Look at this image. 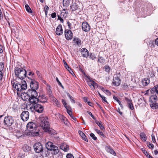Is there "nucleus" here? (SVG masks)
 I'll use <instances>...</instances> for the list:
<instances>
[{
  "mask_svg": "<svg viewBox=\"0 0 158 158\" xmlns=\"http://www.w3.org/2000/svg\"><path fill=\"white\" fill-rule=\"evenodd\" d=\"M142 151L145 154V155L146 156H148V155L149 154L144 149L142 148L141 149Z\"/></svg>",
  "mask_w": 158,
  "mask_h": 158,
  "instance_id": "obj_54",
  "label": "nucleus"
},
{
  "mask_svg": "<svg viewBox=\"0 0 158 158\" xmlns=\"http://www.w3.org/2000/svg\"><path fill=\"white\" fill-rule=\"evenodd\" d=\"M105 93L108 95H111V93L109 90H106Z\"/></svg>",
  "mask_w": 158,
  "mask_h": 158,
  "instance_id": "obj_60",
  "label": "nucleus"
},
{
  "mask_svg": "<svg viewBox=\"0 0 158 158\" xmlns=\"http://www.w3.org/2000/svg\"><path fill=\"white\" fill-rule=\"evenodd\" d=\"M151 47H154L155 45H156V44H155V41L154 40H152L151 41Z\"/></svg>",
  "mask_w": 158,
  "mask_h": 158,
  "instance_id": "obj_50",
  "label": "nucleus"
},
{
  "mask_svg": "<svg viewBox=\"0 0 158 158\" xmlns=\"http://www.w3.org/2000/svg\"><path fill=\"white\" fill-rule=\"evenodd\" d=\"M58 115L60 119L62 120L65 124H67V122L66 118L60 114H58Z\"/></svg>",
  "mask_w": 158,
  "mask_h": 158,
  "instance_id": "obj_29",
  "label": "nucleus"
},
{
  "mask_svg": "<svg viewBox=\"0 0 158 158\" xmlns=\"http://www.w3.org/2000/svg\"><path fill=\"white\" fill-rule=\"evenodd\" d=\"M48 150H43V151H44V152L42 151V152H41L43 154L44 153V154H45L46 156H47V154L48 153Z\"/></svg>",
  "mask_w": 158,
  "mask_h": 158,
  "instance_id": "obj_55",
  "label": "nucleus"
},
{
  "mask_svg": "<svg viewBox=\"0 0 158 158\" xmlns=\"http://www.w3.org/2000/svg\"><path fill=\"white\" fill-rule=\"evenodd\" d=\"M51 17L52 18H55L56 17V13L54 12L52 13L51 15Z\"/></svg>",
  "mask_w": 158,
  "mask_h": 158,
  "instance_id": "obj_56",
  "label": "nucleus"
},
{
  "mask_svg": "<svg viewBox=\"0 0 158 158\" xmlns=\"http://www.w3.org/2000/svg\"><path fill=\"white\" fill-rule=\"evenodd\" d=\"M58 19L61 22L63 23L64 22V20L61 17H60L59 15H58Z\"/></svg>",
  "mask_w": 158,
  "mask_h": 158,
  "instance_id": "obj_58",
  "label": "nucleus"
},
{
  "mask_svg": "<svg viewBox=\"0 0 158 158\" xmlns=\"http://www.w3.org/2000/svg\"><path fill=\"white\" fill-rule=\"evenodd\" d=\"M143 84L144 86H146L147 85L150 83V80L148 79H144L143 81Z\"/></svg>",
  "mask_w": 158,
  "mask_h": 158,
  "instance_id": "obj_35",
  "label": "nucleus"
},
{
  "mask_svg": "<svg viewBox=\"0 0 158 158\" xmlns=\"http://www.w3.org/2000/svg\"><path fill=\"white\" fill-rule=\"evenodd\" d=\"M47 93L49 95V97H50L53 96L51 91V88L50 86L47 84Z\"/></svg>",
  "mask_w": 158,
  "mask_h": 158,
  "instance_id": "obj_27",
  "label": "nucleus"
},
{
  "mask_svg": "<svg viewBox=\"0 0 158 158\" xmlns=\"http://www.w3.org/2000/svg\"><path fill=\"white\" fill-rule=\"evenodd\" d=\"M71 0H63V6L65 7H67L70 3Z\"/></svg>",
  "mask_w": 158,
  "mask_h": 158,
  "instance_id": "obj_30",
  "label": "nucleus"
},
{
  "mask_svg": "<svg viewBox=\"0 0 158 158\" xmlns=\"http://www.w3.org/2000/svg\"><path fill=\"white\" fill-rule=\"evenodd\" d=\"M120 74L118 73L114 75L113 84L116 86H119L121 83V80L120 79Z\"/></svg>",
  "mask_w": 158,
  "mask_h": 158,
  "instance_id": "obj_8",
  "label": "nucleus"
},
{
  "mask_svg": "<svg viewBox=\"0 0 158 158\" xmlns=\"http://www.w3.org/2000/svg\"><path fill=\"white\" fill-rule=\"evenodd\" d=\"M73 43L78 46H80L81 45V41L79 38L77 37L76 36H74L73 38Z\"/></svg>",
  "mask_w": 158,
  "mask_h": 158,
  "instance_id": "obj_19",
  "label": "nucleus"
},
{
  "mask_svg": "<svg viewBox=\"0 0 158 158\" xmlns=\"http://www.w3.org/2000/svg\"><path fill=\"white\" fill-rule=\"evenodd\" d=\"M56 80L57 82V83H58V85L60 86L61 87H62L63 88H64V87L62 85L61 83V82L60 81H59L58 77H56Z\"/></svg>",
  "mask_w": 158,
  "mask_h": 158,
  "instance_id": "obj_46",
  "label": "nucleus"
},
{
  "mask_svg": "<svg viewBox=\"0 0 158 158\" xmlns=\"http://www.w3.org/2000/svg\"><path fill=\"white\" fill-rule=\"evenodd\" d=\"M70 7L73 9V10H75L78 8L79 6L77 3H74L70 6Z\"/></svg>",
  "mask_w": 158,
  "mask_h": 158,
  "instance_id": "obj_32",
  "label": "nucleus"
},
{
  "mask_svg": "<svg viewBox=\"0 0 158 158\" xmlns=\"http://www.w3.org/2000/svg\"><path fill=\"white\" fill-rule=\"evenodd\" d=\"M107 151L110 152L112 154H113L114 156H115L116 155V153L112 149L109 147H107L106 149Z\"/></svg>",
  "mask_w": 158,
  "mask_h": 158,
  "instance_id": "obj_34",
  "label": "nucleus"
},
{
  "mask_svg": "<svg viewBox=\"0 0 158 158\" xmlns=\"http://www.w3.org/2000/svg\"><path fill=\"white\" fill-rule=\"evenodd\" d=\"M37 96H34L30 97V104H34L36 103L39 102V99L37 98Z\"/></svg>",
  "mask_w": 158,
  "mask_h": 158,
  "instance_id": "obj_20",
  "label": "nucleus"
},
{
  "mask_svg": "<svg viewBox=\"0 0 158 158\" xmlns=\"http://www.w3.org/2000/svg\"><path fill=\"white\" fill-rule=\"evenodd\" d=\"M113 98L118 103L119 105L122 108H123V106L122 104L121 103L120 101L116 97L114 96H113Z\"/></svg>",
  "mask_w": 158,
  "mask_h": 158,
  "instance_id": "obj_38",
  "label": "nucleus"
},
{
  "mask_svg": "<svg viewBox=\"0 0 158 158\" xmlns=\"http://www.w3.org/2000/svg\"><path fill=\"white\" fill-rule=\"evenodd\" d=\"M15 135L18 139L24 136L23 133L19 131H16L15 133Z\"/></svg>",
  "mask_w": 158,
  "mask_h": 158,
  "instance_id": "obj_28",
  "label": "nucleus"
},
{
  "mask_svg": "<svg viewBox=\"0 0 158 158\" xmlns=\"http://www.w3.org/2000/svg\"><path fill=\"white\" fill-rule=\"evenodd\" d=\"M80 51L81 55L83 57L87 58L89 56V52L86 48H82L81 50Z\"/></svg>",
  "mask_w": 158,
  "mask_h": 158,
  "instance_id": "obj_16",
  "label": "nucleus"
},
{
  "mask_svg": "<svg viewBox=\"0 0 158 158\" xmlns=\"http://www.w3.org/2000/svg\"><path fill=\"white\" fill-rule=\"evenodd\" d=\"M3 77L2 72V71H0V81L1 80Z\"/></svg>",
  "mask_w": 158,
  "mask_h": 158,
  "instance_id": "obj_61",
  "label": "nucleus"
},
{
  "mask_svg": "<svg viewBox=\"0 0 158 158\" xmlns=\"http://www.w3.org/2000/svg\"><path fill=\"white\" fill-rule=\"evenodd\" d=\"M95 123L102 130H104L105 129L104 127L103 126L102 122H99L97 120L95 121Z\"/></svg>",
  "mask_w": 158,
  "mask_h": 158,
  "instance_id": "obj_33",
  "label": "nucleus"
},
{
  "mask_svg": "<svg viewBox=\"0 0 158 158\" xmlns=\"http://www.w3.org/2000/svg\"><path fill=\"white\" fill-rule=\"evenodd\" d=\"M89 58L93 60L96 58V57L94 54L92 53H90Z\"/></svg>",
  "mask_w": 158,
  "mask_h": 158,
  "instance_id": "obj_43",
  "label": "nucleus"
},
{
  "mask_svg": "<svg viewBox=\"0 0 158 158\" xmlns=\"http://www.w3.org/2000/svg\"><path fill=\"white\" fill-rule=\"evenodd\" d=\"M31 149V148L29 146L27 145H26L25 146L24 150L26 151V152H28L30 151Z\"/></svg>",
  "mask_w": 158,
  "mask_h": 158,
  "instance_id": "obj_42",
  "label": "nucleus"
},
{
  "mask_svg": "<svg viewBox=\"0 0 158 158\" xmlns=\"http://www.w3.org/2000/svg\"><path fill=\"white\" fill-rule=\"evenodd\" d=\"M45 147L48 150L52 151L54 154H56L59 152V149L58 147L54 145V144L51 142H48L45 144Z\"/></svg>",
  "mask_w": 158,
  "mask_h": 158,
  "instance_id": "obj_6",
  "label": "nucleus"
},
{
  "mask_svg": "<svg viewBox=\"0 0 158 158\" xmlns=\"http://www.w3.org/2000/svg\"><path fill=\"white\" fill-rule=\"evenodd\" d=\"M147 145V146L149 148H152V149L154 147V146L150 142L148 143Z\"/></svg>",
  "mask_w": 158,
  "mask_h": 158,
  "instance_id": "obj_44",
  "label": "nucleus"
},
{
  "mask_svg": "<svg viewBox=\"0 0 158 158\" xmlns=\"http://www.w3.org/2000/svg\"><path fill=\"white\" fill-rule=\"evenodd\" d=\"M62 102L63 104L64 105V107L66 108V109L67 110L68 109L67 107V106H66L67 103H66V102L65 101V100L62 99Z\"/></svg>",
  "mask_w": 158,
  "mask_h": 158,
  "instance_id": "obj_47",
  "label": "nucleus"
},
{
  "mask_svg": "<svg viewBox=\"0 0 158 158\" xmlns=\"http://www.w3.org/2000/svg\"><path fill=\"white\" fill-rule=\"evenodd\" d=\"M64 35L66 39L68 40H71L73 37V33L70 29H66L64 31Z\"/></svg>",
  "mask_w": 158,
  "mask_h": 158,
  "instance_id": "obj_10",
  "label": "nucleus"
},
{
  "mask_svg": "<svg viewBox=\"0 0 158 158\" xmlns=\"http://www.w3.org/2000/svg\"><path fill=\"white\" fill-rule=\"evenodd\" d=\"M15 73L16 77L22 80L26 77L27 72L22 67H15Z\"/></svg>",
  "mask_w": 158,
  "mask_h": 158,
  "instance_id": "obj_3",
  "label": "nucleus"
},
{
  "mask_svg": "<svg viewBox=\"0 0 158 158\" xmlns=\"http://www.w3.org/2000/svg\"><path fill=\"white\" fill-rule=\"evenodd\" d=\"M14 123V120L11 116H7L5 118L3 123L6 127L11 126Z\"/></svg>",
  "mask_w": 158,
  "mask_h": 158,
  "instance_id": "obj_7",
  "label": "nucleus"
},
{
  "mask_svg": "<svg viewBox=\"0 0 158 158\" xmlns=\"http://www.w3.org/2000/svg\"><path fill=\"white\" fill-rule=\"evenodd\" d=\"M63 33V31L62 29V25H59L57 27L56 31V34L58 35H62Z\"/></svg>",
  "mask_w": 158,
  "mask_h": 158,
  "instance_id": "obj_17",
  "label": "nucleus"
},
{
  "mask_svg": "<svg viewBox=\"0 0 158 158\" xmlns=\"http://www.w3.org/2000/svg\"><path fill=\"white\" fill-rule=\"evenodd\" d=\"M67 69L69 71L70 73L73 75V72L70 67L68 68V69Z\"/></svg>",
  "mask_w": 158,
  "mask_h": 158,
  "instance_id": "obj_57",
  "label": "nucleus"
},
{
  "mask_svg": "<svg viewBox=\"0 0 158 158\" xmlns=\"http://www.w3.org/2000/svg\"><path fill=\"white\" fill-rule=\"evenodd\" d=\"M25 7L26 10L27 11L28 13H31L32 12V10L31 9V8L29 7V6L27 5L26 4L25 6Z\"/></svg>",
  "mask_w": 158,
  "mask_h": 158,
  "instance_id": "obj_37",
  "label": "nucleus"
},
{
  "mask_svg": "<svg viewBox=\"0 0 158 158\" xmlns=\"http://www.w3.org/2000/svg\"><path fill=\"white\" fill-rule=\"evenodd\" d=\"M150 106L152 107H155L156 109H158V103L152 104L150 105Z\"/></svg>",
  "mask_w": 158,
  "mask_h": 158,
  "instance_id": "obj_41",
  "label": "nucleus"
},
{
  "mask_svg": "<svg viewBox=\"0 0 158 158\" xmlns=\"http://www.w3.org/2000/svg\"><path fill=\"white\" fill-rule=\"evenodd\" d=\"M49 7L46 5L44 7V10L45 11L46 16L47 15L48 13V11L49 10Z\"/></svg>",
  "mask_w": 158,
  "mask_h": 158,
  "instance_id": "obj_40",
  "label": "nucleus"
},
{
  "mask_svg": "<svg viewBox=\"0 0 158 158\" xmlns=\"http://www.w3.org/2000/svg\"><path fill=\"white\" fill-rule=\"evenodd\" d=\"M27 133L28 135L34 136L39 135V130L37 129L35 123L33 122H29L27 125Z\"/></svg>",
  "mask_w": 158,
  "mask_h": 158,
  "instance_id": "obj_1",
  "label": "nucleus"
},
{
  "mask_svg": "<svg viewBox=\"0 0 158 158\" xmlns=\"http://www.w3.org/2000/svg\"><path fill=\"white\" fill-rule=\"evenodd\" d=\"M26 108L27 110H30L32 112L35 110L39 113H42L44 110L43 106L38 103L34 104H27Z\"/></svg>",
  "mask_w": 158,
  "mask_h": 158,
  "instance_id": "obj_4",
  "label": "nucleus"
},
{
  "mask_svg": "<svg viewBox=\"0 0 158 158\" xmlns=\"http://www.w3.org/2000/svg\"><path fill=\"white\" fill-rule=\"evenodd\" d=\"M4 65L3 63H0V71H2L3 70Z\"/></svg>",
  "mask_w": 158,
  "mask_h": 158,
  "instance_id": "obj_51",
  "label": "nucleus"
},
{
  "mask_svg": "<svg viewBox=\"0 0 158 158\" xmlns=\"http://www.w3.org/2000/svg\"><path fill=\"white\" fill-rule=\"evenodd\" d=\"M67 24H68V26L69 27V28L70 29V30L71 29V23H70L69 22H68Z\"/></svg>",
  "mask_w": 158,
  "mask_h": 158,
  "instance_id": "obj_59",
  "label": "nucleus"
},
{
  "mask_svg": "<svg viewBox=\"0 0 158 158\" xmlns=\"http://www.w3.org/2000/svg\"><path fill=\"white\" fill-rule=\"evenodd\" d=\"M90 135L94 140H96L97 139V137L95 136L94 135L93 133H92L90 134Z\"/></svg>",
  "mask_w": 158,
  "mask_h": 158,
  "instance_id": "obj_45",
  "label": "nucleus"
},
{
  "mask_svg": "<svg viewBox=\"0 0 158 158\" xmlns=\"http://www.w3.org/2000/svg\"><path fill=\"white\" fill-rule=\"evenodd\" d=\"M2 48V46L0 44V53H2L3 52V50Z\"/></svg>",
  "mask_w": 158,
  "mask_h": 158,
  "instance_id": "obj_62",
  "label": "nucleus"
},
{
  "mask_svg": "<svg viewBox=\"0 0 158 158\" xmlns=\"http://www.w3.org/2000/svg\"><path fill=\"white\" fill-rule=\"evenodd\" d=\"M87 113L90 115L91 116V117H92V118L94 120H95L96 119V118H95V117L92 114V113L89 111H87Z\"/></svg>",
  "mask_w": 158,
  "mask_h": 158,
  "instance_id": "obj_53",
  "label": "nucleus"
},
{
  "mask_svg": "<svg viewBox=\"0 0 158 158\" xmlns=\"http://www.w3.org/2000/svg\"><path fill=\"white\" fill-rule=\"evenodd\" d=\"M22 119L24 121H26L29 118V113L27 111H23L20 115Z\"/></svg>",
  "mask_w": 158,
  "mask_h": 158,
  "instance_id": "obj_12",
  "label": "nucleus"
},
{
  "mask_svg": "<svg viewBox=\"0 0 158 158\" xmlns=\"http://www.w3.org/2000/svg\"><path fill=\"white\" fill-rule=\"evenodd\" d=\"M95 130L98 134L99 135H102L103 137L104 136V134L102 133V131H101L99 130L96 129H95Z\"/></svg>",
  "mask_w": 158,
  "mask_h": 158,
  "instance_id": "obj_39",
  "label": "nucleus"
},
{
  "mask_svg": "<svg viewBox=\"0 0 158 158\" xmlns=\"http://www.w3.org/2000/svg\"><path fill=\"white\" fill-rule=\"evenodd\" d=\"M125 100L127 102L128 107L131 110H133L134 108L131 100L127 98H125Z\"/></svg>",
  "mask_w": 158,
  "mask_h": 158,
  "instance_id": "obj_21",
  "label": "nucleus"
},
{
  "mask_svg": "<svg viewBox=\"0 0 158 158\" xmlns=\"http://www.w3.org/2000/svg\"><path fill=\"white\" fill-rule=\"evenodd\" d=\"M78 133L84 140L87 142L88 141L86 136L82 131L80 130L79 131Z\"/></svg>",
  "mask_w": 158,
  "mask_h": 158,
  "instance_id": "obj_26",
  "label": "nucleus"
},
{
  "mask_svg": "<svg viewBox=\"0 0 158 158\" xmlns=\"http://www.w3.org/2000/svg\"><path fill=\"white\" fill-rule=\"evenodd\" d=\"M27 94L30 97L38 96V94L36 90L32 89H29L27 91Z\"/></svg>",
  "mask_w": 158,
  "mask_h": 158,
  "instance_id": "obj_14",
  "label": "nucleus"
},
{
  "mask_svg": "<svg viewBox=\"0 0 158 158\" xmlns=\"http://www.w3.org/2000/svg\"><path fill=\"white\" fill-rule=\"evenodd\" d=\"M156 89L155 86L153 88L151 89L147 90L146 91V94L149 95L151 94H154L156 93Z\"/></svg>",
  "mask_w": 158,
  "mask_h": 158,
  "instance_id": "obj_22",
  "label": "nucleus"
},
{
  "mask_svg": "<svg viewBox=\"0 0 158 158\" xmlns=\"http://www.w3.org/2000/svg\"><path fill=\"white\" fill-rule=\"evenodd\" d=\"M40 121V126L45 131L51 134L54 133V130L50 129L48 120L46 117H41Z\"/></svg>",
  "mask_w": 158,
  "mask_h": 158,
  "instance_id": "obj_2",
  "label": "nucleus"
},
{
  "mask_svg": "<svg viewBox=\"0 0 158 158\" xmlns=\"http://www.w3.org/2000/svg\"><path fill=\"white\" fill-rule=\"evenodd\" d=\"M82 28L83 30L85 32L88 31L90 28L89 25L86 22L83 23L82 24Z\"/></svg>",
  "mask_w": 158,
  "mask_h": 158,
  "instance_id": "obj_13",
  "label": "nucleus"
},
{
  "mask_svg": "<svg viewBox=\"0 0 158 158\" xmlns=\"http://www.w3.org/2000/svg\"><path fill=\"white\" fill-rule=\"evenodd\" d=\"M12 84L13 85L14 87L16 89L18 92H21L23 90H25L27 88V85L25 81H22L20 83H13L12 82Z\"/></svg>",
  "mask_w": 158,
  "mask_h": 158,
  "instance_id": "obj_5",
  "label": "nucleus"
},
{
  "mask_svg": "<svg viewBox=\"0 0 158 158\" xmlns=\"http://www.w3.org/2000/svg\"><path fill=\"white\" fill-rule=\"evenodd\" d=\"M88 84L93 90H94L96 87H98L97 84L93 81L90 80L88 82Z\"/></svg>",
  "mask_w": 158,
  "mask_h": 158,
  "instance_id": "obj_18",
  "label": "nucleus"
},
{
  "mask_svg": "<svg viewBox=\"0 0 158 158\" xmlns=\"http://www.w3.org/2000/svg\"><path fill=\"white\" fill-rule=\"evenodd\" d=\"M60 148L65 152H67L69 150V146L65 143H62L60 146Z\"/></svg>",
  "mask_w": 158,
  "mask_h": 158,
  "instance_id": "obj_23",
  "label": "nucleus"
},
{
  "mask_svg": "<svg viewBox=\"0 0 158 158\" xmlns=\"http://www.w3.org/2000/svg\"><path fill=\"white\" fill-rule=\"evenodd\" d=\"M66 156L67 158H74L73 155L70 153L68 154Z\"/></svg>",
  "mask_w": 158,
  "mask_h": 158,
  "instance_id": "obj_49",
  "label": "nucleus"
},
{
  "mask_svg": "<svg viewBox=\"0 0 158 158\" xmlns=\"http://www.w3.org/2000/svg\"><path fill=\"white\" fill-rule=\"evenodd\" d=\"M123 88L125 89H127L128 88V86L127 83H124L123 85Z\"/></svg>",
  "mask_w": 158,
  "mask_h": 158,
  "instance_id": "obj_52",
  "label": "nucleus"
},
{
  "mask_svg": "<svg viewBox=\"0 0 158 158\" xmlns=\"http://www.w3.org/2000/svg\"><path fill=\"white\" fill-rule=\"evenodd\" d=\"M157 97L156 96L151 95L149 98V102L153 103H155L156 102Z\"/></svg>",
  "mask_w": 158,
  "mask_h": 158,
  "instance_id": "obj_24",
  "label": "nucleus"
},
{
  "mask_svg": "<svg viewBox=\"0 0 158 158\" xmlns=\"http://www.w3.org/2000/svg\"><path fill=\"white\" fill-rule=\"evenodd\" d=\"M152 141L153 143H155L156 142V140L154 135L152 134L151 135Z\"/></svg>",
  "mask_w": 158,
  "mask_h": 158,
  "instance_id": "obj_48",
  "label": "nucleus"
},
{
  "mask_svg": "<svg viewBox=\"0 0 158 158\" xmlns=\"http://www.w3.org/2000/svg\"><path fill=\"white\" fill-rule=\"evenodd\" d=\"M98 61H99L101 63H103L105 61V60L102 59L101 60L99 59H98Z\"/></svg>",
  "mask_w": 158,
  "mask_h": 158,
  "instance_id": "obj_63",
  "label": "nucleus"
},
{
  "mask_svg": "<svg viewBox=\"0 0 158 158\" xmlns=\"http://www.w3.org/2000/svg\"><path fill=\"white\" fill-rule=\"evenodd\" d=\"M67 112L68 113V114H69L70 117L73 119L74 120H76V118L73 116L72 114V111L71 110H70L68 109L67 110Z\"/></svg>",
  "mask_w": 158,
  "mask_h": 158,
  "instance_id": "obj_36",
  "label": "nucleus"
},
{
  "mask_svg": "<svg viewBox=\"0 0 158 158\" xmlns=\"http://www.w3.org/2000/svg\"><path fill=\"white\" fill-rule=\"evenodd\" d=\"M155 44H156L158 46V38L156 39L155 40Z\"/></svg>",
  "mask_w": 158,
  "mask_h": 158,
  "instance_id": "obj_64",
  "label": "nucleus"
},
{
  "mask_svg": "<svg viewBox=\"0 0 158 158\" xmlns=\"http://www.w3.org/2000/svg\"><path fill=\"white\" fill-rule=\"evenodd\" d=\"M28 95L27 94V92L25 94H23L21 95V97L23 99L26 101H30L29 98L30 97H29Z\"/></svg>",
  "mask_w": 158,
  "mask_h": 158,
  "instance_id": "obj_25",
  "label": "nucleus"
},
{
  "mask_svg": "<svg viewBox=\"0 0 158 158\" xmlns=\"http://www.w3.org/2000/svg\"><path fill=\"white\" fill-rule=\"evenodd\" d=\"M30 86L31 89L37 90L39 88L38 83L35 80L32 79L30 83Z\"/></svg>",
  "mask_w": 158,
  "mask_h": 158,
  "instance_id": "obj_11",
  "label": "nucleus"
},
{
  "mask_svg": "<svg viewBox=\"0 0 158 158\" xmlns=\"http://www.w3.org/2000/svg\"><path fill=\"white\" fill-rule=\"evenodd\" d=\"M140 137L141 139V140L144 141L145 142L146 141L147 139V137L145 135V134L143 132H142L140 133Z\"/></svg>",
  "mask_w": 158,
  "mask_h": 158,
  "instance_id": "obj_31",
  "label": "nucleus"
},
{
  "mask_svg": "<svg viewBox=\"0 0 158 158\" xmlns=\"http://www.w3.org/2000/svg\"><path fill=\"white\" fill-rule=\"evenodd\" d=\"M35 151L37 153L42 152L43 151V148L42 145L40 143H36L33 146Z\"/></svg>",
  "mask_w": 158,
  "mask_h": 158,
  "instance_id": "obj_9",
  "label": "nucleus"
},
{
  "mask_svg": "<svg viewBox=\"0 0 158 158\" xmlns=\"http://www.w3.org/2000/svg\"><path fill=\"white\" fill-rule=\"evenodd\" d=\"M50 99L54 105H55L58 107H60L61 106L59 102L53 96L50 97Z\"/></svg>",
  "mask_w": 158,
  "mask_h": 158,
  "instance_id": "obj_15",
  "label": "nucleus"
}]
</instances>
